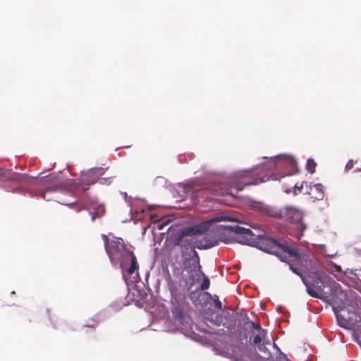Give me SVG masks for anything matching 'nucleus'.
I'll use <instances>...</instances> for the list:
<instances>
[{"label":"nucleus","mask_w":361,"mask_h":361,"mask_svg":"<svg viewBox=\"0 0 361 361\" xmlns=\"http://www.w3.org/2000/svg\"><path fill=\"white\" fill-rule=\"evenodd\" d=\"M262 248L269 253L277 255L281 261L288 264L290 269L298 275L305 285L307 293L312 297L327 299L332 295V288L327 278L319 273L320 262L313 257L306 259L293 249L279 243L272 238L264 239Z\"/></svg>","instance_id":"nucleus-1"},{"label":"nucleus","mask_w":361,"mask_h":361,"mask_svg":"<svg viewBox=\"0 0 361 361\" xmlns=\"http://www.w3.org/2000/svg\"><path fill=\"white\" fill-rule=\"evenodd\" d=\"M102 238L110 262L114 265L119 264L122 269L123 277L126 283H128L129 276L135 273V275L130 282L136 283L139 281V265L136 256L133 251L126 247L123 239L115 236L109 239L106 235H102Z\"/></svg>","instance_id":"nucleus-2"},{"label":"nucleus","mask_w":361,"mask_h":361,"mask_svg":"<svg viewBox=\"0 0 361 361\" xmlns=\"http://www.w3.org/2000/svg\"><path fill=\"white\" fill-rule=\"evenodd\" d=\"M209 229V222H202V224L183 229L177 236L174 238V245L180 246L184 250H188L197 249H208L216 245L212 243L207 238H203L201 240L195 237L197 235L205 234Z\"/></svg>","instance_id":"nucleus-3"},{"label":"nucleus","mask_w":361,"mask_h":361,"mask_svg":"<svg viewBox=\"0 0 361 361\" xmlns=\"http://www.w3.org/2000/svg\"><path fill=\"white\" fill-rule=\"evenodd\" d=\"M276 179V175H269L268 171L262 168L235 172L232 177L231 183L233 188L240 191L246 185H257L269 180Z\"/></svg>","instance_id":"nucleus-4"},{"label":"nucleus","mask_w":361,"mask_h":361,"mask_svg":"<svg viewBox=\"0 0 361 361\" xmlns=\"http://www.w3.org/2000/svg\"><path fill=\"white\" fill-rule=\"evenodd\" d=\"M193 198H202L206 200L214 199L215 196L231 195V188H224L219 183H202L193 185L192 186Z\"/></svg>","instance_id":"nucleus-5"},{"label":"nucleus","mask_w":361,"mask_h":361,"mask_svg":"<svg viewBox=\"0 0 361 361\" xmlns=\"http://www.w3.org/2000/svg\"><path fill=\"white\" fill-rule=\"evenodd\" d=\"M332 309L340 326L349 329L356 326L359 322V316L355 311L337 305L336 300L334 299Z\"/></svg>","instance_id":"nucleus-6"},{"label":"nucleus","mask_w":361,"mask_h":361,"mask_svg":"<svg viewBox=\"0 0 361 361\" xmlns=\"http://www.w3.org/2000/svg\"><path fill=\"white\" fill-rule=\"evenodd\" d=\"M106 169L103 168H95L89 170L86 173L81 176V179L78 183V188L82 192L89 189L91 184H94L99 180L101 183L109 184L111 182V177L100 178L105 173Z\"/></svg>","instance_id":"nucleus-7"},{"label":"nucleus","mask_w":361,"mask_h":361,"mask_svg":"<svg viewBox=\"0 0 361 361\" xmlns=\"http://www.w3.org/2000/svg\"><path fill=\"white\" fill-rule=\"evenodd\" d=\"M187 255L188 257L184 261V267L185 270L189 274V279L192 281L191 283L192 284L201 275H204V272L201 269L200 257L197 251L192 250Z\"/></svg>","instance_id":"nucleus-8"},{"label":"nucleus","mask_w":361,"mask_h":361,"mask_svg":"<svg viewBox=\"0 0 361 361\" xmlns=\"http://www.w3.org/2000/svg\"><path fill=\"white\" fill-rule=\"evenodd\" d=\"M266 212L271 216L278 217L291 224L300 223L302 214L300 211L293 207H288L283 209L277 211L272 208L266 207Z\"/></svg>","instance_id":"nucleus-9"},{"label":"nucleus","mask_w":361,"mask_h":361,"mask_svg":"<svg viewBox=\"0 0 361 361\" xmlns=\"http://www.w3.org/2000/svg\"><path fill=\"white\" fill-rule=\"evenodd\" d=\"M224 229L225 231L232 233L236 235L238 241L242 244H247L254 239V236H257L259 238L264 236V234L261 233L255 234L250 228L241 227L238 225L226 226L224 227Z\"/></svg>","instance_id":"nucleus-10"},{"label":"nucleus","mask_w":361,"mask_h":361,"mask_svg":"<svg viewBox=\"0 0 361 361\" xmlns=\"http://www.w3.org/2000/svg\"><path fill=\"white\" fill-rule=\"evenodd\" d=\"M323 185L320 183L314 184L313 186L309 187V190L307 189L304 192V194H308L311 198L314 200H321L324 198Z\"/></svg>","instance_id":"nucleus-11"},{"label":"nucleus","mask_w":361,"mask_h":361,"mask_svg":"<svg viewBox=\"0 0 361 361\" xmlns=\"http://www.w3.org/2000/svg\"><path fill=\"white\" fill-rule=\"evenodd\" d=\"M56 176L54 174H50L47 176L46 181L54 180V183L47 188L46 192L57 191L62 187V183L56 180Z\"/></svg>","instance_id":"nucleus-12"},{"label":"nucleus","mask_w":361,"mask_h":361,"mask_svg":"<svg viewBox=\"0 0 361 361\" xmlns=\"http://www.w3.org/2000/svg\"><path fill=\"white\" fill-rule=\"evenodd\" d=\"M258 331L257 335L253 336L252 342L254 344H260L261 342H264L268 338H267V331L262 329L259 325V329H255Z\"/></svg>","instance_id":"nucleus-13"},{"label":"nucleus","mask_w":361,"mask_h":361,"mask_svg":"<svg viewBox=\"0 0 361 361\" xmlns=\"http://www.w3.org/2000/svg\"><path fill=\"white\" fill-rule=\"evenodd\" d=\"M207 319L214 325L220 326L221 324H225L224 318L221 315L217 314H212Z\"/></svg>","instance_id":"nucleus-14"},{"label":"nucleus","mask_w":361,"mask_h":361,"mask_svg":"<svg viewBox=\"0 0 361 361\" xmlns=\"http://www.w3.org/2000/svg\"><path fill=\"white\" fill-rule=\"evenodd\" d=\"M243 319L244 326H247L250 329H259V324H255L252 321L250 320L247 314L244 315Z\"/></svg>","instance_id":"nucleus-15"},{"label":"nucleus","mask_w":361,"mask_h":361,"mask_svg":"<svg viewBox=\"0 0 361 361\" xmlns=\"http://www.w3.org/2000/svg\"><path fill=\"white\" fill-rule=\"evenodd\" d=\"M304 185H305L306 190L307 189L309 190L310 185L305 181L302 182L300 183V185L295 184V187H294V190H293L294 194L295 195H298L299 193H302V192L304 193V192L305 191V190L303 191Z\"/></svg>","instance_id":"nucleus-16"},{"label":"nucleus","mask_w":361,"mask_h":361,"mask_svg":"<svg viewBox=\"0 0 361 361\" xmlns=\"http://www.w3.org/2000/svg\"><path fill=\"white\" fill-rule=\"evenodd\" d=\"M317 164L314 160L312 158H309L306 163V169L310 173H313L315 171Z\"/></svg>","instance_id":"nucleus-17"},{"label":"nucleus","mask_w":361,"mask_h":361,"mask_svg":"<svg viewBox=\"0 0 361 361\" xmlns=\"http://www.w3.org/2000/svg\"><path fill=\"white\" fill-rule=\"evenodd\" d=\"M267 344H270L269 340H267L266 341L263 342L262 344L260 343L258 345V349L259 351L264 353V355L269 357L270 353L269 352L267 348L266 347Z\"/></svg>","instance_id":"nucleus-18"},{"label":"nucleus","mask_w":361,"mask_h":361,"mask_svg":"<svg viewBox=\"0 0 361 361\" xmlns=\"http://www.w3.org/2000/svg\"><path fill=\"white\" fill-rule=\"evenodd\" d=\"M201 276H203V281L200 285V289L202 290H207L209 288L210 286V281L209 279L204 274V275H201Z\"/></svg>","instance_id":"nucleus-19"},{"label":"nucleus","mask_w":361,"mask_h":361,"mask_svg":"<svg viewBox=\"0 0 361 361\" xmlns=\"http://www.w3.org/2000/svg\"><path fill=\"white\" fill-rule=\"evenodd\" d=\"M99 324V320L92 319L91 322H88L87 324L85 325V326L92 328L93 329H95V328Z\"/></svg>","instance_id":"nucleus-20"},{"label":"nucleus","mask_w":361,"mask_h":361,"mask_svg":"<svg viewBox=\"0 0 361 361\" xmlns=\"http://www.w3.org/2000/svg\"><path fill=\"white\" fill-rule=\"evenodd\" d=\"M231 218L228 217V216H223L221 217H217L214 219H212V221H231Z\"/></svg>","instance_id":"nucleus-21"},{"label":"nucleus","mask_w":361,"mask_h":361,"mask_svg":"<svg viewBox=\"0 0 361 361\" xmlns=\"http://www.w3.org/2000/svg\"><path fill=\"white\" fill-rule=\"evenodd\" d=\"M214 307L218 309L219 310H221L222 309V305H221V301L219 300V298H217L216 299H214Z\"/></svg>","instance_id":"nucleus-22"},{"label":"nucleus","mask_w":361,"mask_h":361,"mask_svg":"<svg viewBox=\"0 0 361 361\" xmlns=\"http://www.w3.org/2000/svg\"><path fill=\"white\" fill-rule=\"evenodd\" d=\"M353 165H354V161L353 160H349L348 161V163L346 164L345 165V171H349L350 169H353Z\"/></svg>","instance_id":"nucleus-23"},{"label":"nucleus","mask_w":361,"mask_h":361,"mask_svg":"<svg viewBox=\"0 0 361 361\" xmlns=\"http://www.w3.org/2000/svg\"><path fill=\"white\" fill-rule=\"evenodd\" d=\"M280 360L281 361H290V360L288 359L287 355L282 353L280 355Z\"/></svg>","instance_id":"nucleus-24"},{"label":"nucleus","mask_w":361,"mask_h":361,"mask_svg":"<svg viewBox=\"0 0 361 361\" xmlns=\"http://www.w3.org/2000/svg\"><path fill=\"white\" fill-rule=\"evenodd\" d=\"M357 273H355L357 278L361 281V269L356 270Z\"/></svg>","instance_id":"nucleus-25"},{"label":"nucleus","mask_w":361,"mask_h":361,"mask_svg":"<svg viewBox=\"0 0 361 361\" xmlns=\"http://www.w3.org/2000/svg\"><path fill=\"white\" fill-rule=\"evenodd\" d=\"M5 173H6V171H4V169L0 168V177L4 176H5Z\"/></svg>","instance_id":"nucleus-26"},{"label":"nucleus","mask_w":361,"mask_h":361,"mask_svg":"<svg viewBox=\"0 0 361 361\" xmlns=\"http://www.w3.org/2000/svg\"><path fill=\"white\" fill-rule=\"evenodd\" d=\"M98 212H94V213H92V218H91V219H92V221H94V220L95 219V218H96L97 214V213H98Z\"/></svg>","instance_id":"nucleus-27"},{"label":"nucleus","mask_w":361,"mask_h":361,"mask_svg":"<svg viewBox=\"0 0 361 361\" xmlns=\"http://www.w3.org/2000/svg\"><path fill=\"white\" fill-rule=\"evenodd\" d=\"M99 210H101V212L103 213L104 209V207H99Z\"/></svg>","instance_id":"nucleus-28"},{"label":"nucleus","mask_w":361,"mask_h":361,"mask_svg":"<svg viewBox=\"0 0 361 361\" xmlns=\"http://www.w3.org/2000/svg\"><path fill=\"white\" fill-rule=\"evenodd\" d=\"M222 314H224V317H226V314H228V315L229 314V313H228V312H223Z\"/></svg>","instance_id":"nucleus-29"},{"label":"nucleus","mask_w":361,"mask_h":361,"mask_svg":"<svg viewBox=\"0 0 361 361\" xmlns=\"http://www.w3.org/2000/svg\"><path fill=\"white\" fill-rule=\"evenodd\" d=\"M42 197H43V199H44V200H45V193H44H44H42Z\"/></svg>","instance_id":"nucleus-30"},{"label":"nucleus","mask_w":361,"mask_h":361,"mask_svg":"<svg viewBox=\"0 0 361 361\" xmlns=\"http://www.w3.org/2000/svg\"><path fill=\"white\" fill-rule=\"evenodd\" d=\"M336 269H337L338 271H341V270L340 267H336Z\"/></svg>","instance_id":"nucleus-31"}]
</instances>
